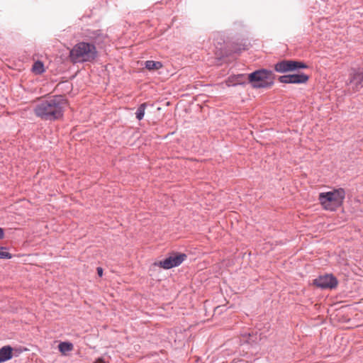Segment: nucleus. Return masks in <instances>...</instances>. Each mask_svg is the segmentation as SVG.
I'll return each mask as SVG.
<instances>
[{
	"mask_svg": "<svg viewBox=\"0 0 363 363\" xmlns=\"http://www.w3.org/2000/svg\"><path fill=\"white\" fill-rule=\"evenodd\" d=\"M67 101L62 96H57L42 101L35 108V114L45 120H55L62 116Z\"/></svg>",
	"mask_w": 363,
	"mask_h": 363,
	"instance_id": "nucleus-1",
	"label": "nucleus"
},
{
	"mask_svg": "<svg viewBox=\"0 0 363 363\" xmlns=\"http://www.w3.org/2000/svg\"><path fill=\"white\" fill-rule=\"evenodd\" d=\"M345 198V191L342 188L331 191L322 192L318 195V201L323 208L330 211H335L340 207Z\"/></svg>",
	"mask_w": 363,
	"mask_h": 363,
	"instance_id": "nucleus-2",
	"label": "nucleus"
},
{
	"mask_svg": "<svg viewBox=\"0 0 363 363\" xmlns=\"http://www.w3.org/2000/svg\"><path fill=\"white\" fill-rule=\"evenodd\" d=\"M96 55L94 45L81 42L70 50L69 57L73 62H87L94 60Z\"/></svg>",
	"mask_w": 363,
	"mask_h": 363,
	"instance_id": "nucleus-3",
	"label": "nucleus"
},
{
	"mask_svg": "<svg viewBox=\"0 0 363 363\" xmlns=\"http://www.w3.org/2000/svg\"><path fill=\"white\" fill-rule=\"evenodd\" d=\"M248 79L254 88H268L274 83V74L272 71L259 69L250 74Z\"/></svg>",
	"mask_w": 363,
	"mask_h": 363,
	"instance_id": "nucleus-4",
	"label": "nucleus"
},
{
	"mask_svg": "<svg viewBox=\"0 0 363 363\" xmlns=\"http://www.w3.org/2000/svg\"><path fill=\"white\" fill-rule=\"evenodd\" d=\"M307 67L308 66L303 62L285 60L277 63L274 66V69L277 72L284 73Z\"/></svg>",
	"mask_w": 363,
	"mask_h": 363,
	"instance_id": "nucleus-5",
	"label": "nucleus"
},
{
	"mask_svg": "<svg viewBox=\"0 0 363 363\" xmlns=\"http://www.w3.org/2000/svg\"><path fill=\"white\" fill-rule=\"evenodd\" d=\"M337 283V279L331 274L320 276L313 281V284L321 289H334Z\"/></svg>",
	"mask_w": 363,
	"mask_h": 363,
	"instance_id": "nucleus-6",
	"label": "nucleus"
},
{
	"mask_svg": "<svg viewBox=\"0 0 363 363\" xmlns=\"http://www.w3.org/2000/svg\"><path fill=\"white\" fill-rule=\"evenodd\" d=\"M308 76L303 74L281 76L279 81L284 84H305L308 81Z\"/></svg>",
	"mask_w": 363,
	"mask_h": 363,
	"instance_id": "nucleus-7",
	"label": "nucleus"
},
{
	"mask_svg": "<svg viewBox=\"0 0 363 363\" xmlns=\"http://www.w3.org/2000/svg\"><path fill=\"white\" fill-rule=\"evenodd\" d=\"M13 349L10 346H4L0 349V363L12 358Z\"/></svg>",
	"mask_w": 363,
	"mask_h": 363,
	"instance_id": "nucleus-8",
	"label": "nucleus"
},
{
	"mask_svg": "<svg viewBox=\"0 0 363 363\" xmlns=\"http://www.w3.org/2000/svg\"><path fill=\"white\" fill-rule=\"evenodd\" d=\"M145 67L148 70H158L162 67V64L158 61L147 60L145 62Z\"/></svg>",
	"mask_w": 363,
	"mask_h": 363,
	"instance_id": "nucleus-9",
	"label": "nucleus"
},
{
	"mask_svg": "<svg viewBox=\"0 0 363 363\" xmlns=\"http://www.w3.org/2000/svg\"><path fill=\"white\" fill-rule=\"evenodd\" d=\"M174 262H173V259L172 257V256L167 257V259H165L163 261H160L158 264V265L162 267V268H164V269H171L172 267H174V265H173Z\"/></svg>",
	"mask_w": 363,
	"mask_h": 363,
	"instance_id": "nucleus-10",
	"label": "nucleus"
},
{
	"mask_svg": "<svg viewBox=\"0 0 363 363\" xmlns=\"http://www.w3.org/2000/svg\"><path fill=\"white\" fill-rule=\"evenodd\" d=\"M58 348L62 354H65L67 352H70L73 350V345L70 342H63L60 343Z\"/></svg>",
	"mask_w": 363,
	"mask_h": 363,
	"instance_id": "nucleus-11",
	"label": "nucleus"
},
{
	"mask_svg": "<svg viewBox=\"0 0 363 363\" xmlns=\"http://www.w3.org/2000/svg\"><path fill=\"white\" fill-rule=\"evenodd\" d=\"M173 259V265L174 267L179 265L184 259L186 258V255L185 254H177L172 256Z\"/></svg>",
	"mask_w": 363,
	"mask_h": 363,
	"instance_id": "nucleus-12",
	"label": "nucleus"
},
{
	"mask_svg": "<svg viewBox=\"0 0 363 363\" xmlns=\"http://www.w3.org/2000/svg\"><path fill=\"white\" fill-rule=\"evenodd\" d=\"M32 70L35 74H40L45 71L44 65L41 62L37 61L33 65Z\"/></svg>",
	"mask_w": 363,
	"mask_h": 363,
	"instance_id": "nucleus-13",
	"label": "nucleus"
},
{
	"mask_svg": "<svg viewBox=\"0 0 363 363\" xmlns=\"http://www.w3.org/2000/svg\"><path fill=\"white\" fill-rule=\"evenodd\" d=\"M146 108H147L146 103H143V104H140L139 106V107L138 108V110H137L135 114H136V118L139 121H140L143 118Z\"/></svg>",
	"mask_w": 363,
	"mask_h": 363,
	"instance_id": "nucleus-14",
	"label": "nucleus"
},
{
	"mask_svg": "<svg viewBox=\"0 0 363 363\" xmlns=\"http://www.w3.org/2000/svg\"><path fill=\"white\" fill-rule=\"evenodd\" d=\"M3 250V247L0 248V259H11L12 257L11 255Z\"/></svg>",
	"mask_w": 363,
	"mask_h": 363,
	"instance_id": "nucleus-15",
	"label": "nucleus"
},
{
	"mask_svg": "<svg viewBox=\"0 0 363 363\" xmlns=\"http://www.w3.org/2000/svg\"><path fill=\"white\" fill-rule=\"evenodd\" d=\"M97 274L99 277H102L103 275V269L101 267H97Z\"/></svg>",
	"mask_w": 363,
	"mask_h": 363,
	"instance_id": "nucleus-16",
	"label": "nucleus"
},
{
	"mask_svg": "<svg viewBox=\"0 0 363 363\" xmlns=\"http://www.w3.org/2000/svg\"><path fill=\"white\" fill-rule=\"evenodd\" d=\"M4 232L3 228H0V239L4 238Z\"/></svg>",
	"mask_w": 363,
	"mask_h": 363,
	"instance_id": "nucleus-17",
	"label": "nucleus"
},
{
	"mask_svg": "<svg viewBox=\"0 0 363 363\" xmlns=\"http://www.w3.org/2000/svg\"><path fill=\"white\" fill-rule=\"evenodd\" d=\"M94 363H105L104 360L102 358H98Z\"/></svg>",
	"mask_w": 363,
	"mask_h": 363,
	"instance_id": "nucleus-18",
	"label": "nucleus"
}]
</instances>
